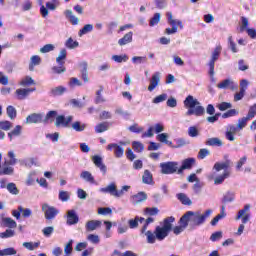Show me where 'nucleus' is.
Listing matches in <instances>:
<instances>
[{
  "mask_svg": "<svg viewBox=\"0 0 256 256\" xmlns=\"http://www.w3.org/2000/svg\"><path fill=\"white\" fill-rule=\"evenodd\" d=\"M213 210L208 209L205 213L200 214L199 212L187 211L179 220V226L173 228V223H175V217L169 216L164 218L162 226H156L154 232L148 230L146 232V241L153 245L156 241H165L166 237H169V233L173 231L174 235H181L187 229H195L207 221L208 217H211Z\"/></svg>",
  "mask_w": 256,
  "mask_h": 256,
  "instance_id": "f257e3e1",
  "label": "nucleus"
},
{
  "mask_svg": "<svg viewBox=\"0 0 256 256\" xmlns=\"http://www.w3.org/2000/svg\"><path fill=\"white\" fill-rule=\"evenodd\" d=\"M200 103L197 99H195L193 96L188 95L186 99L184 100V107L188 109L186 112V115H196V117H201L202 115H205V108L203 106H199Z\"/></svg>",
  "mask_w": 256,
  "mask_h": 256,
  "instance_id": "f03ea898",
  "label": "nucleus"
},
{
  "mask_svg": "<svg viewBox=\"0 0 256 256\" xmlns=\"http://www.w3.org/2000/svg\"><path fill=\"white\" fill-rule=\"evenodd\" d=\"M222 50H223V47H221V45L216 46L212 53V57L208 63V67H209L208 73L212 79L213 77H215V61L219 59V56L221 55Z\"/></svg>",
  "mask_w": 256,
  "mask_h": 256,
  "instance_id": "7ed1b4c3",
  "label": "nucleus"
},
{
  "mask_svg": "<svg viewBox=\"0 0 256 256\" xmlns=\"http://www.w3.org/2000/svg\"><path fill=\"white\" fill-rule=\"evenodd\" d=\"M17 159H15V153L13 151L8 152V160L4 161V167L2 168V175H13L14 169L8 165H15Z\"/></svg>",
  "mask_w": 256,
  "mask_h": 256,
  "instance_id": "20e7f679",
  "label": "nucleus"
},
{
  "mask_svg": "<svg viewBox=\"0 0 256 256\" xmlns=\"http://www.w3.org/2000/svg\"><path fill=\"white\" fill-rule=\"evenodd\" d=\"M160 167L163 175H173V173H179V163L177 162H164L160 164Z\"/></svg>",
  "mask_w": 256,
  "mask_h": 256,
  "instance_id": "39448f33",
  "label": "nucleus"
},
{
  "mask_svg": "<svg viewBox=\"0 0 256 256\" xmlns=\"http://www.w3.org/2000/svg\"><path fill=\"white\" fill-rule=\"evenodd\" d=\"M42 211L46 221H53V219L59 215V209L55 206H50L49 204H43Z\"/></svg>",
  "mask_w": 256,
  "mask_h": 256,
  "instance_id": "423d86ee",
  "label": "nucleus"
},
{
  "mask_svg": "<svg viewBox=\"0 0 256 256\" xmlns=\"http://www.w3.org/2000/svg\"><path fill=\"white\" fill-rule=\"evenodd\" d=\"M73 123V116L58 115L55 121V127H64L67 129Z\"/></svg>",
  "mask_w": 256,
  "mask_h": 256,
  "instance_id": "0eeeda50",
  "label": "nucleus"
},
{
  "mask_svg": "<svg viewBox=\"0 0 256 256\" xmlns=\"http://www.w3.org/2000/svg\"><path fill=\"white\" fill-rule=\"evenodd\" d=\"M100 192L109 193V195H112V197H121V193H119V190H117V184H115V182L110 183L104 188H100Z\"/></svg>",
  "mask_w": 256,
  "mask_h": 256,
  "instance_id": "6e6552de",
  "label": "nucleus"
},
{
  "mask_svg": "<svg viewBox=\"0 0 256 256\" xmlns=\"http://www.w3.org/2000/svg\"><path fill=\"white\" fill-rule=\"evenodd\" d=\"M218 89H230L231 91L237 90V84L231 79H225L217 84Z\"/></svg>",
  "mask_w": 256,
  "mask_h": 256,
  "instance_id": "1a4fd4ad",
  "label": "nucleus"
},
{
  "mask_svg": "<svg viewBox=\"0 0 256 256\" xmlns=\"http://www.w3.org/2000/svg\"><path fill=\"white\" fill-rule=\"evenodd\" d=\"M107 149L108 151H113L114 149V155L117 159H120V157H123V153H125V149H123V147L115 143L108 144Z\"/></svg>",
  "mask_w": 256,
  "mask_h": 256,
  "instance_id": "9d476101",
  "label": "nucleus"
},
{
  "mask_svg": "<svg viewBox=\"0 0 256 256\" xmlns=\"http://www.w3.org/2000/svg\"><path fill=\"white\" fill-rule=\"evenodd\" d=\"M195 165V158H187L182 161L181 167L178 169V175H181L185 169H192Z\"/></svg>",
  "mask_w": 256,
  "mask_h": 256,
  "instance_id": "9b49d317",
  "label": "nucleus"
},
{
  "mask_svg": "<svg viewBox=\"0 0 256 256\" xmlns=\"http://www.w3.org/2000/svg\"><path fill=\"white\" fill-rule=\"evenodd\" d=\"M56 9L57 6L54 3L47 2L46 7L43 4L40 6V14L45 18L49 15V11H55Z\"/></svg>",
  "mask_w": 256,
  "mask_h": 256,
  "instance_id": "f8f14e48",
  "label": "nucleus"
},
{
  "mask_svg": "<svg viewBox=\"0 0 256 256\" xmlns=\"http://www.w3.org/2000/svg\"><path fill=\"white\" fill-rule=\"evenodd\" d=\"M92 161H93L94 165L96 167H98V169H100V171L102 173H104V174L107 173V166H105V164H103V158H101V156L94 155L92 157Z\"/></svg>",
  "mask_w": 256,
  "mask_h": 256,
  "instance_id": "ddd939ff",
  "label": "nucleus"
},
{
  "mask_svg": "<svg viewBox=\"0 0 256 256\" xmlns=\"http://www.w3.org/2000/svg\"><path fill=\"white\" fill-rule=\"evenodd\" d=\"M26 123L31 125L33 123H43V115L42 114H37L33 113L27 116L26 118Z\"/></svg>",
  "mask_w": 256,
  "mask_h": 256,
  "instance_id": "4468645a",
  "label": "nucleus"
},
{
  "mask_svg": "<svg viewBox=\"0 0 256 256\" xmlns=\"http://www.w3.org/2000/svg\"><path fill=\"white\" fill-rule=\"evenodd\" d=\"M67 225H77L79 223V216L75 210H69L67 214Z\"/></svg>",
  "mask_w": 256,
  "mask_h": 256,
  "instance_id": "2eb2a0df",
  "label": "nucleus"
},
{
  "mask_svg": "<svg viewBox=\"0 0 256 256\" xmlns=\"http://www.w3.org/2000/svg\"><path fill=\"white\" fill-rule=\"evenodd\" d=\"M232 162L231 160H226L225 162H216L213 166V169H215V171L219 172V171H229L227 169H229V167H231Z\"/></svg>",
  "mask_w": 256,
  "mask_h": 256,
  "instance_id": "dca6fc26",
  "label": "nucleus"
},
{
  "mask_svg": "<svg viewBox=\"0 0 256 256\" xmlns=\"http://www.w3.org/2000/svg\"><path fill=\"white\" fill-rule=\"evenodd\" d=\"M159 81H161V74L156 72L152 75L150 80V85L148 86V91H153L157 85H159Z\"/></svg>",
  "mask_w": 256,
  "mask_h": 256,
  "instance_id": "f3484780",
  "label": "nucleus"
},
{
  "mask_svg": "<svg viewBox=\"0 0 256 256\" xmlns=\"http://www.w3.org/2000/svg\"><path fill=\"white\" fill-rule=\"evenodd\" d=\"M133 42V32L130 31L126 33L121 39L118 40V45L123 47L124 45H129V43Z\"/></svg>",
  "mask_w": 256,
  "mask_h": 256,
  "instance_id": "a211bd4d",
  "label": "nucleus"
},
{
  "mask_svg": "<svg viewBox=\"0 0 256 256\" xmlns=\"http://www.w3.org/2000/svg\"><path fill=\"white\" fill-rule=\"evenodd\" d=\"M168 23L171 25V27H180V29H183V22L181 20H175L173 19V13L167 12L166 13Z\"/></svg>",
  "mask_w": 256,
  "mask_h": 256,
  "instance_id": "6ab92c4d",
  "label": "nucleus"
},
{
  "mask_svg": "<svg viewBox=\"0 0 256 256\" xmlns=\"http://www.w3.org/2000/svg\"><path fill=\"white\" fill-rule=\"evenodd\" d=\"M33 91H35V88L17 89L16 95H17L18 99L23 100V99H25V97H27L29 95V93H33Z\"/></svg>",
  "mask_w": 256,
  "mask_h": 256,
  "instance_id": "aec40b11",
  "label": "nucleus"
},
{
  "mask_svg": "<svg viewBox=\"0 0 256 256\" xmlns=\"http://www.w3.org/2000/svg\"><path fill=\"white\" fill-rule=\"evenodd\" d=\"M58 113L56 110H50L49 112H47L45 118L43 119V123H53V121H55V119L57 120Z\"/></svg>",
  "mask_w": 256,
  "mask_h": 256,
  "instance_id": "412c9836",
  "label": "nucleus"
},
{
  "mask_svg": "<svg viewBox=\"0 0 256 256\" xmlns=\"http://www.w3.org/2000/svg\"><path fill=\"white\" fill-rule=\"evenodd\" d=\"M21 133H23V126L16 125L15 128L8 133V137L10 141H13V137H19Z\"/></svg>",
  "mask_w": 256,
  "mask_h": 256,
  "instance_id": "4be33fe9",
  "label": "nucleus"
},
{
  "mask_svg": "<svg viewBox=\"0 0 256 256\" xmlns=\"http://www.w3.org/2000/svg\"><path fill=\"white\" fill-rule=\"evenodd\" d=\"M37 65H41V56L34 55L30 58L29 71H35Z\"/></svg>",
  "mask_w": 256,
  "mask_h": 256,
  "instance_id": "5701e85b",
  "label": "nucleus"
},
{
  "mask_svg": "<svg viewBox=\"0 0 256 256\" xmlns=\"http://www.w3.org/2000/svg\"><path fill=\"white\" fill-rule=\"evenodd\" d=\"M205 145L208 147H222L223 146V141L221 139L214 137V138H209L206 142Z\"/></svg>",
  "mask_w": 256,
  "mask_h": 256,
  "instance_id": "b1692460",
  "label": "nucleus"
},
{
  "mask_svg": "<svg viewBox=\"0 0 256 256\" xmlns=\"http://www.w3.org/2000/svg\"><path fill=\"white\" fill-rule=\"evenodd\" d=\"M178 201H180V203H182V205H193V202L191 201V199L189 197H187V194L185 193H178L176 195Z\"/></svg>",
  "mask_w": 256,
  "mask_h": 256,
  "instance_id": "393cba45",
  "label": "nucleus"
},
{
  "mask_svg": "<svg viewBox=\"0 0 256 256\" xmlns=\"http://www.w3.org/2000/svg\"><path fill=\"white\" fill-rule=\"evenodd\" d=\"M230 176V171H224L222 175H219L214 179V185H221L225 179H229Z\"/></svg>",
  "mask_w": 256,
  "mask_h": 256,
  "instance_id": "a878e982",
  "label": "nucleus"
},
{
  "mask_svg": "<svg viewBox=\"0 0 256 256\" xmlns=\"http://www.w3.org/2000/svg\"><path fill=\"white\" fill-rule=\"evenodd\" d=\"M227 214H225V205H223L221 207V212L220 214L216 215L212 220H211V225L212 227H215V225H217V223H219V221H221V219H223L224 217H226Z\"/></svg>",
  "mask_w": 256,
  "mask_h": 256,
  "instance_id": "bb28decb",
  "label": "nucleus"
},
{
  "mask_svg": "<svg viewBox=\"0 0 256 256\" xmlns=\"http://www.w3.org/2000/svg\"><path fill=\"white\" fill-rule=\"evenodd\" d=\"M142 182L145 185H153V174H151V171L145 170L144 174L142 176Z\"/></svg>",
  "mask_w": 256,
  "mask_h": 256,
  "instance_id": "cd10ccee",
  "label": "nucleus"
},
{
  "mask_svg": "<svg viewBox=\"0 0 256 256\" xmlns=\"http://www.w3.org/2000/svg\"><path fill=\"white\" fill-rule=\"evenodd\" d=\"M81 179H84V181H87V183H91V185H95V177H93V174L89 171H83L80 174Z\"/></svg>",
  "mask_w": 256,
  "mask_h": 256,
  "instance_id": "c85d7f7f",
  "label": "nucleus"
},
{
  "mask_svg": "<svg viewBox=\"0 0 256 256\" xmlns=\"http://www.w3.org/2000/svg\"><path fill=\"white\" fill-rule=\"evenodd\" d=\"M81 78L83 79L84 83H89V72H87L88 64L87 62H82L81 64Z\"/></svg>",
  "mask_w": 256,
  "mask_h": 256,
  "instance_id": "c756f323",
  "label": "nucleus"
},
{
  "mask_svg": "<svg viewBox=\"0 0 256 256\" xmlns=\"http://www.w3.org/2000/svg\"><path fill=\"white\" fill-rule=\"evenodd\" d=\"M50 93L54 97H59L65 93H67V88L64 86H58V87L52 88Z\"/></svg>",
  "mask_w": 256,
  "mask_h": 256,
  "instance_id": "7c9ffc66",
  "label": "nucleus"
},
{
  "mask_svg": "<svg viewBox=\"0 0 256 256\" xmlns=\"http://www.w3.org/2000/svg\"><path fill=\"white\" fill-rule=\"evenodd\" d=\"M169 134L167 133H161L157 135V140L160 141V143H165V145H168V147H173V142L169 141Z\"/></svg>",
  "mask_w": 256,
  "mask_h": 256,
  "instance_id": "2f4dec72",
  "label": "nucleus"
},
{
  "mask_svg": "<svg viewBox=\"0 0 256 256\" xmlns=\"http://www.w3.org/2000/svg\"><path fill=\"white\" fill-rule=\"evenodd\" d=\"M98 227H101L100 220H90L86 223L87 231H95V229H97Z\"/></svg>",
  "mask_w": 256,
  "mask_h": 256,
  "instance_id": "473e14b6",
  "label": "nucleus"
},
{
  "mask_svg": "<svg viewBox=\"0 0 256 256\" xmlns=\"http://www.w3.org/2000/svg\"><path fill=\"white\" fill-rule=\"evenodd\" d=\"M95 133H105L109 130V122H101L97 124L94 128Z\"/></svg>",
  "mask_w": 256,
  "mask_h": 256,
  "instance_id": "72a5a7b5",
  "label": "nucleus"
},
{
  "mask_svg": "<svg viewBox=\"0 0 256 256\" xmlns=\"http://www.w3.org/2000/svg\"><path fill=\"white\" fill-rule=\"evenodd\" d=\"M154 222H155V218H153V217H148V218L145 220V222H144L142 228L140 229L141 235H146V236H147V228L149 227V225H151V223H154Z\"/></svg>",
  "mask_w": 256,
  "mask_h": 256,
  "instance_id": "f704fd0d",
  "label": "nucleus"
},
{
  "mask_svg": "<svg viewBox=\"0 0 256 256\" xmlns=\"http://www.w3.org/2000/svg\"><path fill=\"white\" fill-rule=\"evenodd\" d=\"M65 59H67V50L63 48L60 50V53L56 58V62L58 63V65H65Z\"/></svg>",
  "mask_w": 256,
  "mask_h": 256,
  "instance_id": "c9c22d12",
  "label": "nucleus"
},
{
  "mask_svg": "<svg viewBox=\"0 0 256 256\" xmlns=\"http://www.w3.org/2000/svg\"><path fill=\"white\" fill-rule=\"evenodd\" d=\"M134 203H141L147 201V194L145 192H139L138 194L132 196Z\"/></svg>",
  "mask_w": 256,
  "mask_h": 256,
  "instance_id": "e433bc0d",
  "label": "nucleus"
},
{
  "mask_svg": "<svg viewBox=\"0 0 256 256\" xmlns=\"http://www.w3.org/2000/svg\"><path fill=\"white\" fill-rule=\"evenodd\" d=\"M6 113L9 119L11 120L17 119V109H15L12 105L6 108Z\"/></svg>",
  "mask_w": 256,
  "mask_h": 256,
  "instance_id": "4c0bfd02",
  "label": "nucleus"
},
{
  "mask_svg": "<svg viewBox=\"0 0 256 256\" xmlns=\"http://www.w3.org/2000/svg\"><path fill=\"white\" fill-rule=\"evenodd\" d=\"M72 129L78 133H81L84 129H87V124H83L80 121H75L72 123Z\"/></svg>",
  "mask_w": 256,
  "mask_h": 256,
  "instance_id": "58836bf2",
  "label": "nucleus"
},
{
  "mask_svg": "<svg viewBox=\"0 0 256 256\" xmlns=\"http://www.w3.org/2000/svg\"><path fill=\"white\" fill-rule=\"evenodd\" d=\"M3 223L5 227H9V229H17V222L12 218H3Z\"/></svg>",
  "mask_w": 256,
  "mask_h": 256,
  "instance_id": "ea45409f",
  "label": "nucleus"
},
{
  "mask_svg": "<svg viewBox=\"0 0 256 256\" xmlns=\"http://www.w3.org/2000/svg\"><path fill=\"white\" fill-rule=\"evenodd\" d=\"M144 215H149L150 217H154L155 215H159V208L157 207H147L144 209Z\"/></svg>",
  "mask_w": 256,
  "mask_h": 256,
  "instance_id": "a19ab883",
  "label": "nucleus"
},
{
  "mask_svg": "<svg viewBox=\"0 0 256 256\" xmlns=\"http://www.w3.org/2000/svg\"><path fill=\"white\" fill-rule=\"evenodd\" d=\"M6 189L9 191V193H11V195H19V189L17 188V185L13 182L8 183Z\"/></svg>",
  "mask_w": 256,
  "mask_h": 256,
  "instance_id": "79ce46f5",
  "label": "nucleus"
},
{
  "mask_svg": "<svg viewBox=\"0 0 256 256\" xmlns=\"http://www.w3.org/2000/svg\"><path fill=\"white\" fill-rule=\"evenodd\" d=\"M232 201H235V194L227 192L222 199L223 205H227V203H232Z\"/></svg>",
  "mask_w": 256,
  "mask_h": 256,
  "instance_id": "37998d69",
  "label": "nucleus"
},
{
  "mask_svg": "<svg viewBox=\"0 0 256 256\" xmlns=\"http://www.w3.org/2000/svg\"><path fill=\"white\" fill-rule=\"evenodd\" d=\"M66 17L69 18L70 23L72 25H78L79 24V18H77L75 15H73V11L67 10L66 11Z\"/></svg>",
  "mask_w": 256,
  "mask_h": 256,
  "instance_id": "c03bdc74",
  "label": "nucleus"
},
{
  "mask_svg": "<svg viewBox=\"0 0 256 256\" xmlns=\"http://www.w3.org/2000/svg\"><path fill=\"white\" fill-rule=\"evenodd\" d=\"M65 47H67V49H76V47H79V42L70 37L65 42Z\"/></svg>",
  "mask_w": 256,
  "mask_h": 256,
  "instance_id": "a18cd8bd",
  "label": "nucleus"
},
{
  "mask_svg": "<svg viewBox=\"0 0 256 256\" xmlns=\"http://www.w3.org/2000/svg\"><path fill=\"white\" fill-rule=\"evenodd\" d=\"M67 71V68H65V64H59V66H53L52 72L55 75H61V73H65Z\"/></svg>",
  "mask_w": 256,
  "mask_h": 256,
  "instance_id": "49530a36",
  "label": "nucleus"
},
{
  "mask_svg": "<svg viewBox=\"0 0 256 256\" xmlns=\"http://www.w3.org/2000/svg\"><path fill=\"white\" fill-rule=\"evenodd\" d=\"M113 61L116 63H127L129 61V57L127 55H114L112 56Z\"/></svg>",
  "mask_w": 256,
  "mask_h": 256,
  "instance_id": "de8ad7c7",
  "label": "nucleus"
},
{
  "mask_svg": "<svg viewBox=\"0 0 256 256\" xmlns=\"http://www.w3.org/2000/svg\"><path fill=\"white\" fill-rule=\"evenodd\" d=\"M159 21H161V14L155 13L153 17L150 19L149 26L155 27V25H159Z\"/></svg>",
  "mask_w": 256,
  "mask_h": 256,
  "instance_id": "09e8293b",
  "label": "nucleus"
},
{
  "mask_svg": "<svg viewBox=\"0 0 256 256\" xmlns=\"http://www.w3.org/2000/svg\"><path fill=\"white\" fill-rule=\"evenodd\" d=\"M132 149L136 153H142V151L145 149V146L141 142L134 141L132 142Z\"/></svg>",
  "mask_w": 256,
  "mask_h": 256,
  "instance_id": "8fccbe9b",
  "label": "nucleus"
},
{
  "mask_svg": "<svg viewBox=\"0 0 256 256\" xmlns=\"http://www.w3.org/2000/svg\"><path fill=\"white\" fill-rule=\"evenodd\" d=\"M241 23L242 25L240 26V33H243L244 31H247V29H249V19H247V17L245 16H242Z\"/></svg>",
  "mask_w": 256,
  "mask_h": 256,
  "instance_id": "3c124183",
  "label": "nucleus"
},
{
  "mask_svg": "<svg viewBox=\"0 0 256 256\" xmlns=\"http://www.w3.org/2000/svg\"><path fill=\"white\" fill-rule=\"evenodd\" d=\"M20 85L22 87H29V85H35V80L30 76H26L21 82Z\"/></svg>",
  "mask_w": 256,
  "mask_h": 256,
  "instance_id": "603ef678",
  "label": "nucleus"
},
{
  "mask_svg": "<svg viewBox=\"0 0 256 256\" xmlns=\"http://www.w3.org/2000/svg\"><path fill=\"white\" fill-rule=\"evenodd\" d=\"M1 129H2V131H11V129H13V122H11L9 120L2 121Z\"/></svg>",
  "mask_w": 256,
  "mask_h": 256,
  "instance_id": "864d4df0",
  "label": "nucleus"
},
{
  "mask_svg": "<svg viewBox=\"0 0 256 256\" xmlns=\"http://www.w3.org/2000/svg\"><path fill=\"white\" fill-rule=\"evenodd\" d=\"M93 31V25L92 24H86L82 29L79 31V35H87V33H91Z\"/></svg>",
  "mask_w": 256,
  "mask_h": 256,
  "instance_id": "5fc2aeb1",
  "label": "nucleus"
},
{
  "mask_svg": "<svg viewBox=\"0 0 256 256\" xmlns=\"http://www.w3.org/2000/svg\"><path fill=\"white\" fill-rule=\"evenodd\" d=\"M248 121L249 120H248V118H246V116L238 119L237 127H238L239 131H242V129H245V127H247Z\"/></svg>",
  "mask_w": 256,
  "mask_h": 256,
  "instance_id": "6e6d98bb",
  "label": "nucleus"
},
{
  "mask_svg": "<svg viewBox=\"0 0 256 256\" xmlns=\"http://www.w3.org/2000/svg\"><path fill=\"white\" fill-rule=\"evenodd\" d=\"M228 44L232 53H238L239 49H237V44L233 41V36L228 37Z\"/></svg>",
  "mask_w": 256,
  "mask_h": 256,
  "instance_id": "4d7b16f0",
  "label": "nucleus"
},
{
  "mask_svg": "<svg viewBox=\"0 0 256 256\" xmlns=\"http://www.w3.org/2000/svg\"><path fill=\"white\" fill-rule=\"evenodd\" d=\"M40 243L39 242H24L23 243V247H25L26 249H28L29 251H33L34 249H37V247H39Z\"/></svg>",
  "mask_w": 256,
  "mask_h": 256,
  "instance_id": "13d9d810",
  "label": "nucleus"
},
{
  "mask_svg": "<svg viewBox=\"0 0 256 256\" xmlns=\"http://www.w3.org/2000/svg\"><path fill=\"white\" fill-rule=\"evenodd\" d=\"M8 255H17V250H15V248L12 247L1 250V256Z\"/></svg>",
  "mask_w": 256,
  "mask_h": 256,
  "instance_id": "bf43d9fd",
  "label": "nucleus"
},
{
  "mask_svg": "<svg viewBox=\"0 0 256 256\" xmlns=\"http://www.w3.org/2000/svg\"><path fill=\"white\" fill-rule=\"evenodd\" d=\"M256 115V104L250 106L248 114L246 115V118H248V121H251Z\"/></svg>",
  "mask_w": 256,
  "mask_h": 256,
  "instance_id": "052dcab7",
  "label": "nucleus"
},
{
  "mask_svg": "<svg viewBox=\"0 0 256 256\" xmlns=\"http://www.w3.org/2000/svg\"><path fill=\"white\" fill-rule=\"evenodd\" d=\"M58 197H59L60 201H62L64 203H65V201H69V199H71V195H69V192L63 191V190L59 192Z\"/></svg>",
  "mask_w": 256,
  "mask_h": 256,
  "instance_id": "680f3d73",
  "label": "nucleus"
},
{
  "mask_svg": "<svg viewBox=\"0 0 256 256\" xmlns=\"http://www.w3.org/2000/svg\"><path fill=\"white\" fill-rule=\"evenodd\" d=\"M211 152H209V150H207V148H202L199 150L197 158L198 159H205V157H208V155H210Z\"/></svg>",
  "mask_w": 256,
  "mask_h": 256,
  "instance_id": "e2e57ef3",
  "label": "nucleus"
},
{
  "mask_svg": "<svg viewBox=\"0 0 256 256\" xmlns=\"http://www.w3.org/2000/svg\"><path fill=\"white\" fill-rule=\"evenodd\" d=\"M68 85H69V87H81V85H83V83H81L79 81V79H77L76 77H72V78H70Z\"/></svg>",
  "mask_w": 256,
  "mask_h": 256,
  "instance_id": "0e129e2a",
  "label": "nucleus"
},
{
  "mask_svg": "<svg viewBox=\"0 0 256 256\" xmlns=\"http://www.w3.org/2000/svg\"><path fill=\"white\" fill-rule=\"evenodd\" d=\"M231 107L232 105L229 102H222L217 105V109H219V111H227V109H231Z\"/></svg>",
  "mask_w": 256,
  "mask_h": 256,
  "instance_id": "69168bd1",
  "label": "nucleus"
},
{
  "mask_svg": "<svg viewBox=\"0 0 256 256\" xmlns=\"http://www.w3.org/2000/svg\"><path fill=\"white\" fill-rule=\"evenodd\" d=\"M219 239H223V232L221 231H217L214 232L211 236H210V241H219Z\"/></svg>",
  "mask_w": 256,
  "mask_h": 256,
  "instance_id": "338daca9",
  "label": "nucleus"
},
{
  "mask_svg": "<svg viewBox=\"0 0 256 256\" xmlns=\"http://www.w3.org/2000/svg\"><path fill=\"white\" fill-rule=\"evenodd\" d=\"M50 51H55V46L53 44H46L41 49V53H50Z\"/></svg>",
  "mask_w": 256,
  "mask_h": 256,
  "instance_id": "774afa93",
  "label": "nucleus"
}]
</instances>
